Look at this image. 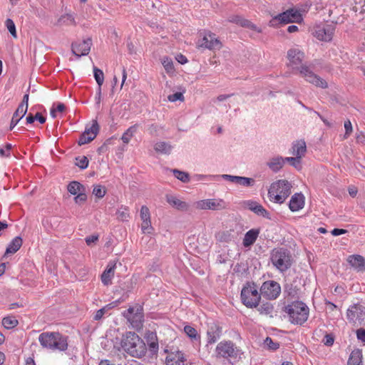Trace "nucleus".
I'll return each instance as SVG.
<instances>
[{
    "instance_id": "f257e3e1",
    "label": "nucleus",
    "mask_w": 365,
    "mask_h": 365,
    "mask_svg": "<svg viewBox=\"0 0 365 365\" xmlns=\"http://www.w3.org/2000/svg\"><path fill=\"white\" fill-rule=\"evenodd\" d=\"M120 346L131 357L141 359L147 353V346L135 332L127 331L122 336Z\"/></svg>"
},
{
    "instance_id": "f03ea898",
    "label": "nucleus",
    "mask_w": 365,
    "mask_h": 365,
    "mask_svg": "<svg viewBox=\"0 0 365 365\" xmlns=\"http://www.w3.org/2000/svg\"><path fill=\"white\" fill-rule=\"evenodd\" d=\"M311 6L312 4L309 1L302 4H297L282 13L275 15L272 19L277 20L278 23H302Z\"/></svg>"
},
{
    "instance_id": "7ed1b4c3",
    "label": "nucleus",
    "mask_w": 365,
    "mask_h": 365,
    "mask_svg": "<svg viewBox=\"0 0 365 365\" xmlns=\"http://www.w3.org/2000/svg\"><path fill=\"white\" fill-rule=\"evenodd\" d=\"M68 337L59 332H43L38 341L43 348L51 350L65 351L68 348Z\"/></svg>"
},
{
    "instance_id": "20e7f679",
    "label": "nucleus",
    "mask_w": 365,
    "mask_h": 365,
    "mask_svg": "<svg viewBox=\"0 0 365 365\" xmlns=\"http://www.w3.org/2000/svg\"><path fill=\"white\" fill-rule=\"evenodd\" d=\"M270 260L280 272L288 270L293 264V258L289 250L284 247L274 248L271 251Z\"/></svg>"
},
{
    "instance_id": "39448f33",
    "label": "nucleus",
    "mask_w": 365,
    "mask_h": 365,
    "mask_svg": "<svg viewBox=\"0 0 365 365\" xmlns=\"http://www.w3.org/2000/svg\"><path fill=\"white\" fill-rule=\"evenodd\" d=\"M284 312L288 314L290 322L294 324H303L309 317V308L301 301L293 302L284 307Z\"/></svg>"
},
{
    "instance_id": "423d86ee",
    "label": "nucleus",
    "mask_w": 365,
    "mask_h": 365,
    "mask_svg": "<svg viewBox=\"0 0 365 365\" xmlns=\"http://www.w3.org/2000/svg\"><path fill=\"white\" fill-rule=\"evenodd\" d=\"M261 292L255 282H247L241 291L240 298L242 304L248 308H256L261 299Z\"/></svg>"
},
{
    "instance_id": "0eeeda50",
    "label": "nucleus",
    "mask_w": 365,
    "mask_h": 365,
    "mask_svg": "<svg viewBox=\"0 0 365 365\" xmlns=\"http://www.w3.org/2000/svg\"><path fill=\"white\" fill-rule=\"evenodd\" d=\"M292 185L286 180H279L271 184L268 190L270 198L277 203L282 204L291 194Z\"/></svg>"
},
{
    "instance_id": "6e6552de",
    "label": "nucleus",
    "mask_w": 365,
    "mask_h": 365,
    "mask_svg": "<svg viewBox=\"0 0 365 365\" xmlns=\"http://www.w3.org/2000/svg\"><path fill=\"white\" fill-rule=\"evenodd\" d=\"M123 315L132 324L133 328L139 329L143 327L144 314L143 308L141 305L136 304L135 307H130L127 310L124 311Z\"/></svg>"
},
{
    "instance_id": "1a4fd4ad",
    "label": "nucleus",
    "mask_w": 365,
    "mask_h": 365,
    "mask_svg": "<svg viewBox=\"0 0 365 365\" xmlns=\"http://www.w3.org/2000/svg\"><path fill=\"white\" fill-rule=\"evenodd\" d=\"M215 351L217 357L228 359L236 358L238 355L239 350L233 342L224 341L217 344Z\"/></svg>"
},
{
    "instance_id": "9d476101",
    "label": "nucleus",
    "mask_w": 365,
    "mask_h": 365,
    "mask_svg": "<svg viewBox=\"0 0 365 365\" xmlns=\"http://www.w3.org/2000/svg\"><path fill=\"white\" fill-rule=\"evenodd\" d=\"M227 203L222 199H206L196 202V208L201 210H222L227 209Z\"/></svg>"
},
{
    "instance_id": "9b49d317",
    "label": "nucleus",
    "mask_w": 365,
    "mask_h": 365,
    "mask_svg": "<svg viewBox=\"0 0 365 365\" xmlns=\"http://www.w3.org/2000/svg\"><path fill=\"white\" fill-rule=\"evenodd\" d=\"M260 292L269 299H275L281 292V287L279 284L275 281H267L262 284Z\"/></svg>"
},
{
    "instance_id": "f8f14e48",
    "label": "nucleus",
    "mask_w": 365,
    "mask_h": 365,
    "mask_svg": "<svg viewBox=\"0 0 365 365\" xmlns=\"http://www.w3.org/2000/svg\"><path fill=\"white\" fill-rule=\"evenodd\" d=\"M334 30V24H317L313 34L319 40L329 41L332 38Z\"/></svg>"
},
{
    "instance_id": "ddd939ff",
    "label": "nucleus",
    "mask_w": 365,
    "mask_h": 365,
    "mask_svg": "<svg viewBox=\"0 0 365 365\" xmlns=\"http://www.w3.org/2000/svg\"><path fill=\"white\" fill-rule=\"evenodd\" d=\"M299 72L309 83L322 88H327L328 84L327 81L314 74L307 66H301Z\"/></svg>"
},
{
    "instance_id": "4468645a",
    "label": "nucleus",
    "mask_w": 365,
    "mask_h": 365,
    "mask_svg": "<svg viewBox=\"0 0 365 365\" xmlns=\"http://www.w3.org/2000/svg\"><path fill=\"white\" fill-rule=\"evenodd\" d=\"M29 96L28 93L24 96L21 103L14 112L10 123V130H13L21 119L26 115L28 109Z\"/></svg>"
},
{
    "instance_id": "2eb2a0df",
    "label": "nucleus",
    "mask_w": 365,
    "mask_h": 365,
    "mask_svg": "<svg viewBox=\"0 0 365 365\" xmlns=\"http://www.w3.org/2000/svg\"><path fill=\"white\" fill-rule=\"evenodd\" d=\"M346 315L350 322L361 324L365 322V307L361 304H354L347 310Z\"/></svg>"
},
{
    "instance_id": "dca6fc26",
    "label": "nucleus",
    "mask_w": 365,
    "mask_h": 365,
    "mask_svg": "<svg viewBox=\"0 0 365 365\" xmlns=\"http://www.w3.org/2000/svg\"><path fill=\"white\" fill-rule=\"evenodd\" d=\"M99 131V125L96 120H93L90 128H86L85 131L80 135L78 140V145H83L95 139Z\"/></svg>"
},
{
    "instance_id": "f3484780",
    "label": "nucleus",
    "mask_w": 365,
    "mask_h": 365,
    "mask_svg": "<svg viewBox=\"0 0 365 365\" xmlns=\"http://www.w3.org/2000/svg\"><path fill=\"white\" fill-rule=\"evenodd\" d=\"M166 365H192L181 351H170L165 358Z\"/></svg>"
},
{
    "instance_id": "a211bd4d",
    "label": "nucleus",
    "mask_w": 365,
    "mask_h": 365,
    "mask_svg": "<svg viewBox=\"0 0 365 365\" xmlns=\"http://www.w3.org/2000/svg\"><path fill=\"white\" fill-rule=\"evenodd\" d=\"M199 46L204 47L210 50L220 49L222 47V43L216 37L215 34H213L210 31H204L202 42L199 45Z\"/></svg>"
},
{
    "instance_id": "6ab92c4d",
    "label": "nucleus",
    "mask_w": 365,
    "mask_h": 365,
    "mask_svg": "<svg viewBox=\"0 0 365 365\" xmlns=\"http://www.w3.org/2000/svg\"><path fill=\"white\" fill-rule=\"evenodd\" d=\"M91 41V38H88L87 39L83 40L80 43H72L73 53L78 58H80L82 56L88 55L91 49V46L92 44Z\"/></svg>"
},
{
    "instance_id": "aec40b11",
    "label": "nucleus",
    "mask_w": 365,
    "mask_h": 365,
    "mask_svg": "<svg viewBox=\"0 0 365 365\" xmlns=\"http://www.w3.org/2000/svg\"><path fill=\"white\" fill-rule=\"evenodd\" d=\"M140 219L143 221L141 225V230L143 233L151 234L153 231V227L151 225L150 213L148 207L143 205L140 208Z\"/></svg>"
},
{
    "instance_id": "412c9836",
    "label": "nucleus",
    "mask_w": 365,
    "mask_h": 365,
    "mask_svg": "<svg viewBox=\"0 0 365 365\" xmlns=\"http://www.w3.org/2000/svg\"><path fill=\"white\" fill-rule=\"evenodd\" d=\"M243 204L246 208L252 211L256 215L264 217L267 219H271L269 212L257 202L253 200H247L244 201Z\"/></svg>"
},
{
    "instance_id": "4be33fe9",
    "label": "nucleus",
    "mask_w": 365,
    "mask_h": 365,
    "mask_svg": "<svg viewBox=\"0 0 365 365\" xmlns=\"http://www.w3.org/2000/svg\"><path fill=\"white\" fill-rule=\"evenodd\" d=\"M222 327L215 322L210 323L207 331V342L215 343L221 336Z\"/></svg>"
},
{
    "instance_id": "5701e85b",
    "label": "nucleus",
    "mask_w": 365,
    "mask_h": 365,
    "mask_svg": "<svg viewBox=\"0 0 365 365\" xmlns=\"http://www.w3.org/2000/svg\"><path fill=\"white\" fill-rule=\"evenodd\" d=\"M304 58V53L298 48H290L287 51V58L292 65L300 64Z\"/></svg>"
},
{
    "instance_id": "b1692460",
    "label": "nucleus",
    "mask_w": 365,
    "mask_h": 365,
    "mask_svg": "<svg viewBox=\"0 0 365 365\" xmlns=\"http://www.w3.org/2000/svg\"><path fill=\"white\" fill-rule=\"evenodd\" d=\"M304 205V197L302 193H295L292 196L289 203V207L292 212H296Z\"/></svg>"
},
{
    "instance_id": "393cba45",
    "label": "nucleus",
    "mask_w": 365,
    "mask_h": 365,
    "mask_svg": "<svg viewBox=\"0 0 365 365\" xmlns=\"http://www.w3.org/2000/svg\"><path fill=\"white\" fill-rule=\"evenodd\" d=\"M347 260L350 265L358 271H365V259L362 256L359 255H351Z\"/></svg>"
},
{
    "instance_id": "a878e982",
    "label": "nucleus",
    "mask_w": 365,
    "mask_h": 365,
    "mask_svg": "<svg viewBox=\"0 0 365 365\" xmlns=\"http://www.w3.org/2000/svg\"><path fill=\"white\" fill-rule=\"evenodd\" d=\"M259 234V229H252L246 232L243 239L244 247H249L252 245Z\"/></svg>"
},
{
    "instance_id": "bb28decb",
    "label": "nucleus",
    "mask_w": 365,
    "mask_h": 365,
    "mask_svg": "<svg viewBox=\"0 0 365 365\" xmlns=\"http://www.w3.org/2000/svg\"><path fill=\"white\" fill-rule=\"evenodd\" d=\"M23 240L21 237L17 236L14 237L9 244L4 253V257L9 254L16 253L22 246Z\"/></svg>"
},
{
    "instance_id": "cd10ccee",
    "label": "nucleus",
    "mask_w": 365,
    "mask_h": 365,
    "mask_svg": "<svg viewBox=\"0 0 365 365\" xmlns=\"http://www.w3.org/2000/svg\"><path fill=\"white\" fill-rule=\"evenodd\" d=\"M348 365H364L362 350L356 349L353 350L348 360Z\"/></svg>"
},
{
    "instance_id": "c85d7f7f",
    "label": "nucleus",
    "mask_w": 365,
    "mask_h": 365,
    "mask_svg": "<svg viewBox=\"0 0 365 365\" xmlns=\"http://www.w3.org/2000/svg\"><path fill=\"white\" fill-rule=\"evenodd\" d=\"M166 200L171 206L179 210H187L188 208V205L185 202L181 201L173 195H167Z\"/></svg>"
},
{
    "instance_id": "c756f323",
    "label": "nucleus",
    "mask_w": 365,
    "mask_h": 365,
    "mask_svg": "<svg viewBox=\"0 0 365 365\" xmlns=\"http://www.w3.org/2000/svg\"><path fill=\"white\" fill-rule=\"evenodd\" d=\"M284 164V158L281 156L272 158L267 163V165L274 173L278 172L283 167Z\"/></svg>"
},
{
    "instance_id": "7c9ffc66",
    "label": "nucleus",
    "mask_w": 365,
    "mask_h": 365,
    "mask_svg": "<svg viewBox=\"0 0 365 365\" xmlns=\"http://www.w3.org/2000/svg\"><path fill=\"white\" fill-rule=\"evenodd\" d=\"M115 264L110 265L108 264L107 268L101 274V281L103 284L108 285L111 283V279L114 275Z\"/></svg>"
},
{
    "instance_id": "2f4dec72",
    "label": "nucleus",
    "mask_w": 365,
    "mask_h": 365,
    "mask_svg": "<svg viewBox=\"0 0 365 365\" xmlns=\"http://www.w3.org/2000/svg\"><path fill=\"white\" fill-rule=\"evenodd\" d=\"M67 190L71 195H76L80 192L86 191L85 186L78 181L71 182L67 186Z\"/></svg>"
},
{
    "instance_id": "473e14b6",
    "label": "nucleus",
    "mask_w": 365,
    "mask_h": 365,
    "mask_svg": "<svg viewBox=\"0 0 365 365\" xmlns=\"http://www.w3.org/2000/svg\"><path fill=\"white\" fill-rule=\"evenodd\" d=\"M307 152L306 143L304 140L297 141L293 145V154L297 156V158H302Z\"/></svg>"
},
{
    "instance_id": "72a5a7b5",
    "label": "nucleus",
    "mask_w": 365,
    "mask_h": 365,
    "mask_svg": "<svg viewBox=\"0 0 365 365\" xmlns=\"http://www.w3.org/2000/svg\"><path fill=\"white\" fill-rule=\"evenodd\" d=\"M233 182L245 187H252L255 185V180L252 178L235 176Z\"/></svg>"
},
{
    "instance_id": "f704fd0d",
    "label": "nucleus",
    "mask_w": 365,
    "mask_h": 365,
    "mask_svg": "<svg viewBox=\"0 0 365 365\" xmlns=\"http://www.w3.org/2000/svg\"><path fill=\"white\" fill-rule=\"evenodd\" d=\"M155 150L157 153L168 155L171 152L172 146L165 142H159L155 145Z\"/></svg>"
},
{
    "instance_id": "c9c22d12",
    "label": "nucleus",
    "mask_w": 365,
    "mask_h": 365,
    "mask_svg": "<svg viewBox=\"0 0 365 365\" xmlns=\"http://www.w3.org/2000/svg\"><path fill=\"white\" fill-rule=\"evenodd\" d=\"M215 237L220 242H230L233 239V236L230 230L219 232L215 235Z\"/></svg>"
},
{
    "instance_id": "e433bc0d",
    "label": "nucleus",
    "mask_w": 365,
    "mask_h": 365,
    "mask_svg": "<svg viewBox=\"0 0 365 365\" xmlns=\"http://www.w3.org/2000/svg\"><path fill=\"white\" fill-rule=\"evenodd\" d=\"M138 124H135L130 126L129 128L126 130V131L123 134L121 140L124 143H128L130 138L133 136V135L137 131Z\"/></svg>"
},
{
    "instance_id": "4c0bfd02",
    "label": "nucleus",
    "mask_w": 365,
    "mask_h": 365,
    "mask_svg": "<svg viewBox=\"0 0 365 365\" xmlns=\"http://www.w3.org/2000/svg\"><path fill=\"white\" fill-rule=\"evenodd\" d=\"M184 331L186 335L192 340L198 341L200 339V336L198 334L197 330L190 325L185 326Z\"/></svg>"
},
{
    "instance_id": "58836bf2",
    "label": "nucleus",
    "mask_w": 365,
    "mask_h": 365,
    "mask_svg": "<svg viewBox=\"0 0 365 365\" xmlns=\"http://www.w3.org/2000/svg\"><path fill=\"white\" fill-rule=\"evenodd\" d=\"M18 324V320L14 317H6L2 319V324L7 329L14 328Z\"/></svg>"
},
{
    "instance_id": "ea45409f",
    "label": "nucleus",
    "mask_w": 365,
    "mask_h": 365,
    "mask_svg": "<svg viewBox=\"0 0 365 365\" xmlns=\"http://www.w3.org/2000/svg\"><path fill=\"white\" fill-rule=\"evenodd\" d=\"M273 310H274V307L269 302L262 303L257 308V311L259 312V314H264V315L271 314L272 313Z\"/></svg>"
},
{
    "instance_id": "a19ab883",
    "label": "nucleus",
    "mask_w": 365,
    "mask_h": 365,
    "mask_svg": "<svg viewBox=\"0 0 365 365\" xmlns=\"http://www.w3.org/2000/svg\"><path fill=\"white\" fill-rule=\"evenodd\" d=\"M295 282L293 283L287 284L284 286V292L287 294L288 296L292 297H295L298 294L299 289L297 285H294Z\"/></svg>"
},
{
    "instance_id": "79ce46f5",
    "label": "nucleus",
    "mask_w": 365,
    "mask_h": 365,
    "mask_svg": "<svg viewBox=\"0 0 365 365\" xmlns=\"http://www.w3.org/2000/svg\"><path fill=\"white\" fill-rule=\"evenodd\" d=\"M93 76L97 84L98 85V87H101L104 81L103 72L100 68L94 66Z\"/></svg>"
},
{
    "instance_id": "37998d69",
    "label": "nucleus",
    "mask_w": 365,
    "mask_h": 365,
    "mask_svg": "<svg viewBox=\"0 0 365 365\" xmlns=\"http://www.w3.org/2000/svg\"><path fill=\"white\" fill-rule=\"evenodd\" d=\"M175 177L182 181V182H188L190 181V176L187 173L178 170L177 169L173 170Z\"/></svg>"
},
{
    "instance_id": "c03bdc74",
    "label": "nucleus",
    "mask_w": 365,
    "mask_h": 365,
    "mask_svg": "<svg viewBox=\"0 0 365 365\" xmlns=\"http://www.w3.org/2000/svg\"><path fill=\"white\" fill-rule=\"evenodd\" d=\"M76 165L81 169H86L88 165V159L86 156H78L76 158Z\"/></svg>"
},
{
    "instance_id": "a18cd8bd",
    "label": "nucleus",
    "mask_w": 365,
    "mask_h": 365,
    "mask_svg": "<svg viewBox=\"0 0 365 365\" xmlns=\"http://www.w3.org/2000/svg\"><path fill=\"white\" fill-rule=\"evenodd\" d=\"M93 194L98 198H102L106 194L105 187L97 185H95L93 190Z\"/></svg>"
},
{
    "instance_id": "49530a36",
    "label": "nucleus",
    "mask_w": 365,
    "mask_h": 365,
    "mask_svg": "<svg viewBox=\"0 0 365 365\" xmlns=\"http://www.w3.org/2000/svg\"><path fill=\"white\" fill-rule=\"evenodd\" d=\"M162 63L168 73H170L174 71L173 63L171 58L164 57Z\"/></svg>"
},
{
    "instance_id": "de8ad7c7",
    "label": "nucleus",
    "mask_w": 365,
    "mask_h": 365,
    "mask_svg": "<svg viewBox=\"0 0 365 365\" xmlns=\"http://www.w3.org/2000/svg\"><path fill=\"white\" fill-rule=\"evenodd\" d=\"M168 99L170 102H175L177 101H184L185 98L183 96L182 93L181 92H176L172 95L168 96Z\"/></svg>"
},
{
    "instance_id": "09e8293b",
    "label": "nucleus",
    "mask_w": 365,
    "mask_h": 365,
    "mask_svg": "<svg viewBox=\"0 0 365 365\" xmlns=\"http://www.w3.org/2000/svg\"><path fill=\"white\" fill-rule=\"evenodd\" d=\"M300 159L301 158H297V156H296L295 158H294V157H287V158H284V163L285 162L290 163V164L293 167H294L295 168H300V165H299Z\"/></svg>"
},
{
    "instance_id": "8fccbe9b",
    "label": "nucleus",
    "mask_w": 365,
    "mask_h": 365,
    "mask_svg": "<svg viewBox=\"0 0 365 365\" xmlns=\"http://www.w3.org/2000/svg\"><path fill=\"white\" fill-rule=\"evenodd\" d=\"M155 339L154 341H152L150 343H148L149 350L153 354H156L158 353L159 346L157 336H155Z\"/></svg>"
},
{
    "instance_id": "3c124183",
    "label": "nucleus",
    "mask_w": 365,
    "mask_h": 365,
    "mask_svg": "<svg viewBox=\"0 0 365 365\" xmlns=\"http://www.w3.org/2000/svg\"><path fill=\"white\" fill-rule=\"evenodd\" d=\"M264 344L268 346V348L271 350H277L279 347V344L277 342H274L272 339L267 336L264 340Z\"/></svg>"
},
{
    "instance_id": "603ef678",
    "label": "nucleus",
    "mask_w": 365,
    "mask_h": 365,
    "mask_svg": "<svg viewBox=\"0 0 365 365\" xmlns=\"http://www.w3.org/2000/svg\"><path fill=\"white\" fill-rule=\"evenodd\" d=\"M87 200V195L86 192H80L74 197V201L76 204L82 205Z\"/></svg>"
},
{
    "instance_id": "864d4df0",
    "label": "nucleus",
    "mask_w": 365,
    "mask_h": 365,
    "mask_svg": "<svg viewBox=\"0 0 365 365\" xmlns=\"http://www.w3.org/2000/svg\"><path fill=\"white\" fill-rule=\"evenodd\" d=\"M324 345L330 346L334 344V336L332 334H327L322 340Z\"/></svg>"
},
{
    "instance_id": "5fc2aeb1",
    "label": "nucleus",
    "mask_w": 365,
    "mask_h": 365,
    "mask_svg": "<svg viewBox=\"0 0 365 365\" xmlns=\"http://www.w3.org/2000/svg\"><path fill=\"white\" fill-rule=\"evenodd\" d=\"M118 219L121 221H125L129 217V213L128 212V210L126 208L124 210H118L117 212Z\"/></svg>"
},
{
    "instance_id": "6e6d98bb",
    "label": "nucleus",
    "mask_w": 365,
    "mask_h": 365,
    "mask_svg": "<svg viewBox=\"0 0 365 365\" xmlns=\"http://www.w3.org/2000/svg\"><path fill=\"white\" fill-rule=\"evenodd\" d=\"M345 133L344 138L346 139L352 132V125L351 121L347 120L344 122Z\"/></svg>"
},
{
    "instance_id": "4d7b16f0",
    "label": "nucleus",
    "mask_w": 365,
    "mask_h": 365,
    "mask_svg": "<svg viewBox=\"0 0 365 365\" xmlns=\"http://www.w3.org/2000/svg\"><path fill=\"white\" fill-rule=\"evenodd\" d=\"M241 26L245 29L256 31L257 33H260L262 31V28L261 26H257V24H241Z\"/></svg>"
},
{
    "instance_id": "13d9d810",
    "label": "nucleus",
    "mask_w": 365,
    "mask_h": 365,
    "mask_svg": "<svg viewBox=\"0 0 365 365\" xmlns=\"http://www.w3.org/2000/svg\"><path fill=\"white\" fill-rule=\"evenodd\" d=\"M229 23H250L249 21L242 19L240 16L236 15L229 19Z\"/></svg>"
},
{
    "instance_id": "bf43d9fd",
    "label": "nucleus",
    "mask_w": 365,
    "mask_h": 365,
    "mask_svg": "<svg viewBox=\"0 0 365 365\" xmlns=\"http://www.w3.org/2000/svg\"><path fill=\"white\" fill-rule=\"evenodd\" d=\"M356 336L357 339L362 342L365 343V329L363 328H360L356 330Z\"/></svg>"
},
{
    "instance_id": "052dcab7",
    "label": "nucleus",
    "mask_w": 365,
    "mask_h": 365,
    "mask_svg": "<svg viewBox=\"0 0 365 365\" xmlns=\"http://www.w3.org/2000/svg\"><path fill=\"white\" fill-rule=\"evenodd\" d=\"M105 312H106V308H105V307H103V308H102V309H98V310L96 312V314H95V315H94V317H93V319H94L95 320H97V321H98V320H100V319L103 317V314H105Z\"/></svg>"
},
{
    "instance_id": "680f3d73",
    "label": "nucleus",
    "mask_w": 365,
    "mask_h": 365,
    "mask_svg": "<svg viewBox=\"0 0 365 365\" xmlns=\"http://www.w3.org/2000/svg\"><path fill=\"white\" fill-rule=\"evenodd\" d=\"M98 240V235H90L86 238L87 245L90 246L92 243L96 242Z\"/></svg>"
},
{
    "instance_id": "e2e57ef3",
    "label": "nucleus",
    "mask_w": 365,
    "mask_h": 365,
    "mask_svg": "<svg viewBox=\"0 0 365 365\" xmlns=\"http://www.w3.org/2000/svg\"><path fill=\"white\" fill-rule=\"evenodd\" d=\"M158 125H156V124H151L149 128H148V130H149V133L150 135H158Z\"/></svg>"
},
{
    "instance_id": "0e129e2a",
    "label": "nucleus",
    "mask_w": 365,
    "mask_h": 365,
    "mask_svg": "<svg viewBox=\"0 0 365 365\" xmlns=\"http://www.w3.org/2000/svg\"><path fill=\"white\" fill-rule=\"evenodd\" d=\"M6 26H7L8 31L10 32V34L12 35V36L15 38H17L16 29L15 24H6Z\"/></svg>"
},
{
    "instance_id": "69168bd1",
    "label": "nucleus",
    "mask_w": 365,
    "mask_h": 365,
    "mask_svg": "<svg viewBox=\"0 0 365 365\" xmlns=\"http://www.w3.org/2000/svg\"><path fill=\"white\" fill-rule=\"evenodd\" d=\"M347 232V230H344V229H339V228H334V230H332L331 231V234L334 235V236H339V235H343V234H345Z\"/></svg>"
},
{
    "instance_id": "338daca9",
    "label": "nucleus",
    "mask_w": 365,
    "mask_h": 365,
    "mask_svg": "<svg viewBox=\"0 0 365 365\" xmlns=\"http://www.w3.org/2000/svg\"><path fill=\"white\" fill-rule=\"evenodd\" d=\"M35 120H38L41 124H43L46 122V118L41 115V113H36L34 115Z\"/></svg>"
},
{
    "instance_id": "774afa93",
    "label": "nucleus",
    "mask_w": 365,
    "mask_h": 365,
    "mask_svg": "<svg viewBox=\"0 0 365 365\" xmlns=\"http://www.w3.org/2000/svg\"><path fill=\"white\" fill-rule=\"evenodd\" d=\"M175 58L180 64H185L187 62V58L181 53L178 54Z\"/></svg>"
}]
</instances>
